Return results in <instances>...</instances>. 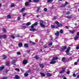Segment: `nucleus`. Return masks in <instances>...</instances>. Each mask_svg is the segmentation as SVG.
Wrapping results in <instances>:
<instances>
[{
    "label": "nucleus",
    "instance_id": "3c124183",
    "mask_svg": "<svg viewBox=\"0 0 79 79\" xmlns=\"http://www.w3.org/2000/svg\"><path fill=\"white\" fill-rule=\"evenodd\" d=\"M26 15V13H24V14H23V17H24V16H25Z\"/></svg>",
    "mask_w": 79,
    "mask_h": 79
},
{
    "label": "nucleus",
    "instance_id": "f03ea898",
    "mask_svg": "<svg viewBox=\"0 0 79 79\" xmlns=\"http://www.w3.org/2000/svg\"><path fill=\"white\" fill-rule=\"evenodd\" d=\"M67 48V46L65 45L62 46V48L60 49V52H62V51H64Z\"/></svg>",
    "mask_w": 79,
    "mask_h": 79
},
{
    "label": "nucleus",
    "instance_id": "774afa93",
    "mask_svg": "<svg viewBox=\"0 0 79 79\" xmlns=\"http://www.w3.org/2000/svg\"><path fill=\"white\" fill-rule=\"evenodd\" d=\"M77 62H78L79 63V59H78L77 60Z\"/></svg>",
    "mask_w": 79,
    "mask_h": 79
},
{
    "label": "nucleus",
    "instance_id": "39448f33",
    "mask_svg": "<svg viewBox=\"0 0 79 79\" xmlns=\"http://www.w3.org/2000/svg\"><path fill=\"white\" fill-rule=\"evenodd\" d=\"M6 39V35H0V39Z\"/></svg>",
    "mask_w": 79,
    "mask_h": 79
},
{
    "label": "nucleus",
    "instance_id": "f3484780",
    "mask_svg": "<svg viewBox=\"0 0 79 79\" xmlns=\"http://www.w3.org/2000/svg\"><path fill=\"white\" fill-rule=\"evenodd\" d=\"M24 46L25 47H27V48L29 47V44L27 43H25L24 44Z\"/></svg>",
    "mask_w": 79,
    "mask_h": 79
},
{
    "label": "nucleus",
    "instance_id": "4be33fe9",
    "mask_svg": "<svg viewBox=\"0 0 79 79\" xmlns=\"http://www.w3.org/2000/svg\"><path fill=\"white\" fill-rule=\"evenodd\" d=\"M57 19V16H55L53 17L52 20L53 21L54 20H56V19Z\"/></svg>",
    "mask_w": 79,
    "mask_h": 79
},
{
    "label": "nucleus",
    "instance_id": "7ed1b4c3",
    "mask_svg": "<svg viewBox=\"0 0 79 79\" xmlns=\"http://www.w3.org/2000/svg\"><path fill=\"white\" fill-rule=\"evenodd\" d=\"M70 50L71 48L70 47H69L67 49V50L65 51V52L67 55H69V50Z\"/></svg>",
    "mask_w": 79,
    "mask_h": 79
},
{
    "label": "nucleus",
    "instance_id": "c03bdc74",
    "mask_svg": "<svg viewBox=\"0 0 79 79\" xmlns=\"http://www.w3.org/2000/svg\"><path fill=\"white\" fill-rule=\"evenodd\" d=\"M53 0H48V2H52Z\"/></svg>",
    "mask_w": 79,
    "mask_h": 79
},
{
    "label": "nucleus",
    "instance_id": "0e129e2a",
    "mask_svg": "<svg viewBox=\"0 0 79 79\" xmlns=\"http://www.w3.org/2000/svg\"><path fill=\"white\" fill-rule=\"evenodd\" d=\"M28 2L29 3H31V2H32V1L31 0H28Z\"/></svg>",
    "mask_w": 79,
    "mask_h": 79
},
{
    "label": "nucleus",
    "instance_id": "13d9d810",
    "mask_svg": "<svg viewBox=\"0 0 79 79\" xmlns=\"http://www.w3.org/2000/svg\"><path fill=\"white\" fill-rule=\"evenodd\" d=\"M77 36H78L79 37V32H78L77 33Z\"/></svg>",
    "mask_w": 79,
    "mask_h": 79
},
{
    "label": "nucleus",
    "instance_id": "cd10ccee",
    "mask_svg": "<svg viewBox=\"0 0 79 79\" xmlns=\"http://www.w3.org/2000/svg\"><path fill=\"white\" fill-rule=\"evenodd\" d=\"M40 74L42 76H43V77H45V74L43 73H41Z\"/></svg>",
    "mask_w": 79,
    "mask_h": 79
},
{
    "label": "nucleus",
    "instance_id": "0eeeda50",
    "mask_svg": "<svg viewBox=\"0 0 79 79\" xmlns=\"http://www.w3.org/2000/svg\"><path fill=\"white\" fill-rule=\"evenodd\" d=\"M58 59V56L54 57L52 58V61H55V60H57Z\"/></svg>",
    "mask_w": 79,
    "mask_h": 79
},
{
    "label": "nucleus",
    "instance_id": "4d7b16f0",
    "mask_svg": "<svg viewBox=\"0 0 79 79\" xmlns=\"http://www.w3.org/2000/svg\"><path fill=\"white\" fill-rule=\"evenodd\" d=\"M17 55H20V52H17Z\"/></svg>",
    "mask_w": 79,
    "mask_h": 79
},
{
    "label": "nucleus",
    "instance_id": "052dcab7",
    "mask_svg": "<svg viewBox=\"0 0 79 79\" xmlns=\"http://www.w3.org/2000/svg\"><path fill=\"white\" fill-rule=\"evenodd\" d=\"M18 20H20V17L18 16Z\"/></svg>",
    "mask_w": 79,
    "mask_h": 79
},
{
    "label": "nucleus",
    "instance_id": "9d476101",
    "mask_svg": "<svg viewBox=\"0 0 79 79\" xmlns=\"http://www.w3.org/2000/svg\"><path fill=\"white\" fill-rule=\"evenodd\" d=\"M69 32L70 33H71L72 34H74L75 33V30H69Z\"/></svg>",
    "mask_w": 79,
    "mask_h": 79
},
{
    "label": "nucleus",
    "instance_id": "bb28decb",
    "mask_svg": "<svg viewBox=\"0 0 79 79\" xmlns=\"http://www.w3.org/2000/svg\"><path fill=\"white\" fill-rule=\"evenodd\" d=\"M16 61L15 60H12V61L11 62V63L12 64H13L14 63H16Z\"/></svg>",
    "mask_w": 79,
    "mask_h": 79
},
{
    "label": "nucleus",
    "instance_id": "f8f14e48",
    "mask_svg": "<svg viewBox=\"0 0 79 79\" xmlns=\"http://www.w3.org/2000/svg\"><path fill=\"white\" fill-rule=\"evenodd\" d=\"M72 16H73V15H71L69 16H67L66 17V18H69V19H71V18H73Z\"/></svg>",
    "mask_w": 79,
    "mask_h": 79
},
{
    "label": "nucleus",
    "instance_id": "393cba45",
    "mask_svg": "<svg viewBox=\"0 0 79 79\" xmlns=\"http://www.w3.org/2000/svg\"><path fill=\"white\" fill-rule=\"evenodd\" d=\"M3 60H5V59H6V58H7V56H6L5 55H3Z\"/></svg>",
    "mask_w": 79,
    "mask_h": 79
},
{
    "label": "nucleus",
    "instance_id": "a211bd4d",
    "mask_svg": "<svg viewBox=\"0 0 79 79\" xmlns=\"http://www.w3.org/2000/svg\"><path fill=\"white\" fill-rule=\"evenodd\" d=\"M47 76L48 77H50V76H52V74L49 73H48L47 74H46Z\"/></svg>",
    "mask_w": 79,
    "mask_h": 79
},
{
    "label": "nucleus",
    "instance_id": "a878e982",
    "mask_svg": "<svg viewBox=\"0 0 79 79\" xmlns=\"http://www.w3.org/2000/svg\"><path fill=\"white\" fill-rule=\"evenodd\" d=\"M7 18H9L10 19V18H11V17L10 15H9L7 16Z\"/></svg>",
    "mask_w": 79,
    "mask_h": 79
},
{
    "label": "nucleus",
    "instance_id": "2f4dec72",
    "mask_svg": "<svg viewBox=\"0 0 79 79\" xmlns=\"http://www.w3.org/2000/svg\"><path fill=\"white\" fill-rule=\"evenodd\" d=\"M65 60H66V58H65V57H64L62 58L61 61H64Z\"/></svg>",
    "mask_w": 79,
    "mask_h": 79
},
{
    "label": "nucleus",
    "instance_id": "a18cd8bd",
    "mask_svg": "<svg viewBox=\"0 0 79 79\" xmlns=\"http://www.w3.org/2000/svg\"><path fill=\"white\" fill-rule=\"evenodd\" d=\"M11 37L12 38V39H15V36L13 35H11Z\"/></svg>",
    "mask_w": 79,
    "mask_h": 79
},
{
    "label": "nucleus",
    "instance_id": "412c9836",
    "mask_svg": "<svg viewBox=\"0 0 79 79\" xmlns=\"http://www.w3.org/2000/svg\"><path fill=\"white\" fill-rule=\"evenodd\" d=\"M30 43L31 44H33V45H34V44H36V43H34L31 41H30Z\"/></svg>",
    "mask_w": 79,
    "mask_h": 79
},
{
    "label": "nucleus",
    "instance_id": "ddd939ff",
    "mask_svg": "<svg viewBox=\"0 0 79 79\" xmlns=\"http://www.w3.org/2000/svg\"><path fill=\"white\" fill-rule=\"evenodd\" d=\"M40 1V0H33L32 2H34L35 3H37Z\"/></svg>",
    "mask_w": 79,
    "mask_h": 79
},
{
    "label": "nucleus",
    "instance_id": "49530a36",
    "mask_svg": "<svg viewBox=\"0 0 79 79\" xmlns=\"http://www.w3.org/2000/svg\"><path fill=\"white\" fill-rule=\"evenodd\" d=\"M64 4H65V6H66V5L68 4V2H65V3H64Z\"/></svg>",
    "mask_w": 79,
    "mask_h": 79
},
{
    "label": "nucleus",
    "instance_id": "c756f323",
    "mask_svg": "<svg viewBox=\"0 0 79 79\" xmlns=\"http://www.w3.org/2000/svg\"><path fill=\"white\" fill-rule=\"evenodd\" d=\"M25 6H28L29 5V2H26L25 3Z\"/></svg>",
    "mask_w": 79,
    "mask_h": 79
},
{
    "label": "nucleus",
    "instance_id": "2eb2a0df",
    "mask_svg": "<svg viewBox=\"0 0 79 79\" xmlns=\"http://www.w3.org/2000/svg\"><path fill=\"white\" fill-rule=\"evenodd\" d=\"M66 6V5L64 4V3H63V4H62L60 6V7H62V8H64L65 6Z\"/></svg>",
    "mask_w": 79,
    "mask_h": 79
},
{
    "label": "nucleus",
    "instance_id": "e2e57ef3",
    "mask_svg": "<svg viewBox=\"0 0 79 79\" xmlns=\"http://www.w3.org/2000/svg\"><path fill=\"white\" fill-rule=\"evenodd\" d=\"M79 49V46L76 47V49L77 50H78Z\"/></svg>",
    "mask_w": 79,
    "mask_h": 79
},
{
    "label": "nucleus",
    "instance_id": "09e8293b",
    "mask_svg": "<svg viewBox=\"0 0 79 79\" xmlns=\"http://www.w3.org/2000/svg\"><path fill=\"white\" fill-rule=\"evenodd\" d=\"M74 64L75 65H77V62H75L74 63Z\"/></svg>",
    "mask_w": 79,
    "mask_h": 79
},
{
    "label": "nucleus",
    "instance_id": "dca6fc26",
    "mask_svg": "<svg viewBox=\"0 0 79 79\" xmlns=\"http://www.w3.org/2000/svg\"><path fill=\"white\" fill-rule=\"evenodd\" d=\"M79 38V36L77 35H76V36H75L74 37V39L75 40H76L77 39H78Z\"/></svg>",
    "mask_w": 79,
    "mask_h": 79
},
{
    "label": "nucleus",
    "instance_id": "aec40b11",
    "mask_svg": "<svg viewBox=\"0 0 79 79\" xmlns=\"http://www.w3.org/2000/svg\"><path fill=\"white\" fill-rule=\"evenodd\" d=\"M30 31H36V29L35 28H33L32 29H30Z\"/></svg>",
    "mask_w": 79,
    "mask_h": 79
},
{
    "label": "nucleus",
    "instance_id": "69168bd1",
    "mask_svg": "<svg viewBox=\"0 0 79 79\" xmlns=\"http://www.w3.org/2000/svg\"><path fill=\"white\" fill-rule=\"evenodd\" d=\"M61 69H66V68H61Z\"/></svg>",
    "mask_w": 79,
    "mask_h": 79
},
{
    "label": "nucleus",
    "instance_id": "37998d69",
    "mask_svg": "<svg viewBox=\"0 0 79 79\" xmlns=\"http://www.w3.org/2000/svg\"><path fill=\"white\" fill-rule=\"evenodd\" d=\"M44 11L47 12V10H48L47 9V8H45L44 9Z\"/></svg>",
    "mask_w": 79,
    "mask_h": 79
},
{
    "label": "nucleus",
    "instance_id": "f257e3e1",
    "mask_svg": "<svg viewBox=\"0 0 79 79\" xmlns=\"http://www.w3.org/2000/svg\"><path fill=\"white\" fill-rule=\"evenodd\" d=\"M43 23H44V21L41 20L40 21V26L41 27H42L44 28V27H45V25L43 24Z\"/></svg>",
    "mask_w": 79,
    "mask_h": 79
},
{
    "label": "nucleus",
    "instance_id": "a19ab883",
    "mask_svg": "<svg viewBox=\"0 0 79 79\" xmlns=\"http://www.w3.org/2000/svg\"><path fill=\"white\" fill-rule=\"evenodd\" d=\"M51 27H52V28H55V26L54 25H51Z\"/></svg>",
    "mask_w": 79,
    "mask_h": 79
},
{
    "label": "nucleus",
    "instance_id": "20e7f679",
    "mask_svg": "<svg viewBox=\"0 0 79 79\" xmlns=\"http://www.w3.org/2000/svg\"><path fill=\"white\" fill-rule=\"evenodd\" d=\"M30 71H31V70H28L27 71H26V73L24 74V76H25L26 77L28 76H29V74H28V73L30 72Z\"/></svg>",
    "mask_w": 79,
    "mask_h": 79
},
{
    "label": "nucleus",
    "instance_id": "680f3d73",
    "mask_svg": "<svg viewBox=\"0 0 79 79\" xmlns=\"http://www.w3.org/2000/svg\"><path fill=\"white\" fill-rule=\"evenodd\" d=\"M44 48H47V45H45V46H44Z\"/></svg>",
    "mask_w": 79,
    "mask_h": 79
},
{
    "label": "nucleus",
    "instance_id": "9b49d317",
    "mask_svg": "<svg viewBox=\"0 0 79 79\" xmlns=\"http://www.w3.org/2000/svg\"><path fill=\"white\" fill-rule=\"evenodd\" d=\"M56 61H54L53 60V61H52L50 62V64H55V63H56Z\"/></svg>",
    "mask_w": 79,
    "mask_h": 79
},
{
    "label": "nucleus",
    "instance_id": "58836bf2",
    "mask_svg": "<svg viewBox=\"0 0 79 79\" xmlns=\"http://www.w3.org/2000/svg\"><path fill=\"white\" fill-rule=\"evenodd\" d=\"M4 68H5L4 66H1L0 67V69H4Z\"/></svg>",
    "mask_w": 79,
    "mask_h": 79
},
{
    "label": "nucleus",
    "instance_id": "bf43d9fd",
    "mask_svg": "<svg viewBox=\"0 0 79 79\" xmlns=\"http://www.w3.org/2000/svg\"><path fill=\"white\" fill-rule=\"evenodd\" d=\"M66 74H69V71H68L66 72Z\"/></svg>",
    "mask_w": 79,
    "mask_h": 79
},
{
    "label": "nucleus",
    "instance_id": "de8ad7c7",
    "mask_svg": "<svg viewBox=\"0 0 79 79\" xmlns=\"http://www.w3.org/2000/svg\"><path fill=\"white\" fill-rule=\"evenodd\" d=\"M69 14H70L69 11H68L66 12V15H69Z\"/></svg>",
    "mask_w": 79,
    "mask_h": 79
},
{
    "label": "nucleus",
    "instance_id": "5701e85b",
    "mask_svg": "<svg viewBox=\"0 0 79 79\" xmlns=\"http://www.w3.org/2000/svg\"><path fill=\"white\" fill-rule=\"evenodd\" d=\"M58 27H62L63 26V24L62 23H59L58 25H57Z\"/></svg>",
    "mask_w": 79,
    "mask_h": 79
},
{
    "label": "nucleus",
    "instance_id": "5fc2aeb1",
    "mask_svg": "<svg viewBox=\"0 0 79 79\" xmlns=\"http://www.w3.org/2000/svg\"><path fill=\"white\" fill-rule=\"evenodd\" d=\"M73 76L74 77H76V75L74 73H73Z\"/></svg>",
    "mask_w": 79,
    "mask_h": 79
},
{
    "label": "nucleus",
    "instance_id": "c9c22d12",
    "mask_svg": "<svg viewBox=\"0 0 79 79\" xmlns=\"http://www.w3.org/2000/svg\"><path fill=\"white\" fill-rule=\"evenodd\" d=\"M64 70H63L62 71L60 72H59L60 74H62V73H63L64 72Z\"/></svg>",
    "mask_w": 79,
    "mask_h": 79
},
{
    "label": "nucleus",
    "instance_id": "4c0bfd02",
    "mask_svg": "<svg viewBox=\"0 0 79 79\" xmlns=\"http://www.w3.org/2000/svg\"><path fill=\"white\" fill-rule=\"evenodd\" d=\"M35 58L36 60H38V59H39V58H38V56H35L34 57Z\"/></svg>",
    "mask_w": 79,
    "mask_h": 79
},
{
    "label": "nucleus",
    "instance_id": "4468645a",
    "mask_svg": "<svg viewBox=\"0 0 79 79\" xmlns=\"http://www.w3.org/2000/svg\"><path fill=\"white\" fill-rule=\"evenodd\" d=\"M39 66L40 67L42 68H44V65L42 64H39Z\"/></svg>",
    "mask_w": 79,
    "mask_h": 79
},
{
    "label": "nucleus",
    "instance_id": "ea45409f",
    "mask_svg": "<svg viewBox=\"0 0 79 79\" xmlns=\"http://www.w3.org/2000/svg\"><path fill=\"white\" fill-rule=\"evenodd\" d=\"M11 7H15V4H12L10 6Z\"/></svg>",
    "mask_w": 79,
    "mask_h": 79
},
{
    "label": "nucleus",
    "instance_id": "8fccbe9b",
    "mask_svg": "<svg viewBox=\"0 0 79 79\" xmlns=\"http://www.w3.org/2000/svg\"><path fill=\"white\" fill-rule=\"evenodd\" d=\"M30 52H31V50H27V53H30Z\"/></svg>",
    "mask_w": 79,
    "mask_h": 79
},
{
    "label": "nucleus",
    "instance_id": "603ef678",
    "mask_svg": "<svg viewBox=\"0 0 79 79\" xmlns=\"http://www.w3.org/2000/svg\"><path fill=\"white\" fill-rule=\"evenodd\" d=\"M52 44H53V43H52V42H51L49 43V45H52Z\"/></svg>",
    "mask_w": 79,
    "mask_h": 79
},
{
    "label": "nucleus",
    "instance_id": "6e6d98bb",
    "mask_svg": "<svg viewBox=\"0 0 79 79\" xmlns=\"http://www.w3.org/2000/svg\"><path fill=\"white\" fill-rule=\"evenodd\" d=\"M20 47H23V43H20Z\"/></svg>",
    "mask_w": 79,
    "mask_h": 79
},
{
    "label": "nucleus",
    "instance_id": "e433bc0d",
    "mask_svg": "<svg viewBox=\"0 0 79 79\" xmlns=\"http://www.w3.org/2000/svg\"><path fill=\"white\" fill-rule=\"evenodd\" d=\"M60 33H61V34H63V30L61 29L60 30Z\"/></svg>",
    "mask_w": 79,
    "mask_h": 79
},
{
    "label": "nucleus",
    "instance_id": "338daca9",
    "mask_svg": "<svg viewBox=\"0 0 79 79\" xmlns=\"http://www.w3.org/2000/svg\"><path fill=\"white\" fill-rule=\"evenodd\" d=\"M5 73H6L7 72H8V70H6L5 71Z\"/></svg>",
    "mask_w": 79,
    "mask_h": 79
},
{
    "label": "nucleus",
    "instance_id": "79ce46f5",
    "mask_svg": "<svg viewBox=\"0 0 79 79\" xmlns=\"http://www.w3.org/2000/svg\"><path fill=\"white\" fill-rule=\"evenodd\" d=\"M8 77H4L2 78V79H7Z\"/></svg>",
    "mask_w": 79,
    "mask_h": 79
},
{
    "label": "nucleus",
    "instance_id": "b1692460",
    "mask_svg": "<svg viewBox=\"0 0 79 79\" xmlns=\"http://www.w3.org/2000/svg\"><path fill=\"white\" fill-rule=\"evenodd\" d=\"M31 22H29L26 23V25L28 26H29V25H31Z\"/></svg>",
    "mask_w": 79,
    "mask_h": 79
},
{
    "label": "nucleus",
    "instance_id": "f704fd0d",
    "mask_svg": "<svg viewBox=\"0 0 79 79\" xmlns=\"http://www.w3.org/2000/svg\"><path fill=\"white\" fill-rule=\"evenodd\" d=\"M40 10V7L39 6L38 7V8H37V10H36L37 12L38 11H39Z\"/></svg>",
    "mask_w": 79,
    "mask_h": 79
},
{
    "label": "nucleus",
    "instance_id": "423d86ee",
    "mask_svg": "<svg viewBox=\"0 0 79 79\" xmlns=\"http://www.w3.org/2000/svg\"><path fill=\"white\" fill-rule=\"evenodd\" d=\"M38 24V23L37 22H36L34 23V24H33L32 25V26H31V28H34V26H36Z\"/></svg>",
    "mask_w": 79,
    "mask_h": 79
},
{
    "label": "nucleus",
    "instance_id": "6ab92c4d",
    "mask_svg": "<svg viewBox=\"0 0 79 79\" xmlns=\"http://www.w3.org/2000/svg\"><path fill=\"white\" fill-rule=\"evenodd\" d=\"M15 79H19V77L18 76V75H16L15 76Z\"/></svg>",
    "mask_w": 79,
    "mask_h": 79
},
{
    "label": "nucleus",
    "instance_id": "6e6552de",
    "mask_svg": "<svg viewBox=\"0 0 79 79\" xmlns=\"http://www.w3.org/2000/svg\"><path fill=\"white\" fill-rule=\"evenodd\" d=\"M28 61L26 60H24L23 61V64L26 65Z\"/></svg>",
    "mask_w": 79,
    "mask_h": 79
},
{
    "label": "nucleus",
    "instance_id": "72a5a7b5",
    "mask_svg": "<svg viewBox=\"0 0 79 79\" xmlns=\"http://www.w3.org/2000/svg\"><path fill=\"white\" fill-rule=\"evenodd\" d=\"M55 23H56V24H57V25H58L59 24H60V23H59V22H58V21H56L55 22Z\"/></svg>",
    "mask_w": 79,
    "mask_h": 79
},
{
    "label": "nucleus",
    "instance_id": "7c9ffc66",
    "mask_svg": "<svg viewBox=\"0 0 79 79\" xmlns=\"http://www.w3.org/2000/svg\"><path fill=\"white\" fill-rule=\"evenodd\" d=\"M5 64H6V66H7L10 65V63H9L7 62H6Z\"/></svg>",
    "mask_w": 79,
    "mask_h": 79
},
{
    "label": "nucleus",
    "instance_id": "864d4df0",
    "mask_svg": "<svg viewBox=\"0 0 79 79\" xmlns=\"http://www.w3.org/2000/svg\"><path fill=\"white\" fill-rule=\"evenodd\" d=\"M65 28H67V29H69V27L68 26H66Z\"/></svg>",
    "mask_w": 79,
    "mask_h": 79
},
{
    "label": "nucleus",
    "instance_id": "1a4fd4ad",
    "mask_svg": "<svg viewBox=\"0 0 79 79\" xmlns=\"http://www.w3.org/2000/svg\"><path fill=\"white\" fill-rule=\"evenodd\" d=\"M60 32L58 31H57L56 33H55V35L56 36V37H59V35H60Z\"/></svg>",
    "mask_w": 79,
    "mask_h": 79
},
{
    "label": "nucleus",
    "instance_id": "473e14b6",
    "mask_svg": "<svg viewBox=\"0 0 79 79\" xmlns=\"http://www.w3.org/2000/svg\"><path fill=\"white\" fill-rule=\"evenodd\" d=\"M2 30L3 31V32H6V29H5V28L3 27L2 28Z\"/></svg>",
    "mask_w": 79,
    "mask_h": 79
},
{
    "label": "nucleus",
    "instance_id": "c85d7f7f",
    "mask_svg": "<svg viewBox=\"0 0 79 79\" xmlns=\"http://www.w3.org/2000/svg\"><path fill=\"white\" fill-rule=\"evenodd\" d=\"M25 10H26V9L25 8H22L21 10V12H23V11H24Z\"/></svg>",
    "mask_w": 79,
    "mask_h": 79
}]
</instances>
